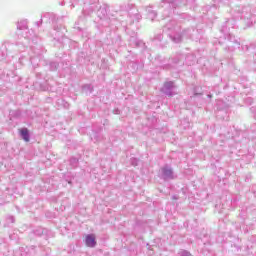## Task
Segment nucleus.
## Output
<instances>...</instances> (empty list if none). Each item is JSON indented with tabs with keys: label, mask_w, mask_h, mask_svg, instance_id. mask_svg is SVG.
<instances>
[{
	"label": "nucleus",
	"mask_w": 256,
	"mask_h": 256,
	"mask_svg": "<svg viewBox=\"0 0 256 256\" xmlns=\"http://www.w3.org/2000/svg\"><path fill=\"white\" fill-rule=\"evenodd\" d=\"M175 89V84L173 82H166L162 87V93L171 97L173 95V91Z\"/></svg>",
	"instance_id": "nucleus-1"
},
{
	"label": "nucleus",
	"mask_w": 256,
	"mask_h": 256,
	"mask_svg": "<svg viewBox=\"0 0 256 256\" xmlns=\"http://www.w3.org/2000/svg\"><path fill=\"white\" fill-rule=\"evenodd\" d=\"M163 179H174L173 169L169 166H165L161 169Z\"/></svg>",
	"instance_id": "nucleus-2"
},
{
	"label": "nucleus",
	"mask_w": 256,
	"mask_h": 256,
	"mask_svg": "<svg viewBox=\"0 0 256 256\" xmlns=\"http://www.w3.org/2000/svg\"><path fill=\"white\" fill-rule=\"evenodd\" d=\"M85 242L87 247H95V245H97V242L95 241V235L93 234L87 235Z\"/></svg>",
	"instance_id": "nucleus-3"
},
{
	"label": "nucleus",
	"mask_w": 256,
	"mask_h": 256,
	"mask_svg": "<svg viewBox=\"0 0 256 256\" xmlns=\"http://www.w3.org/2000/svg\"><path fill=\"white\" fill-rule=\"evenodd\" d=\"M20 135L22 139L26 141V143H29V130L27 128H23L20 130Z\"/></svg>",
	"instance_id": "nucleus-4"
},
{
	"label": "nucleus",
	"mask_w": 256,
	"mask_h": 256,
	"mask_svg": "<svg viewBox=\"0 0 256 256\" xmlns=\"http://www.w3.org/2000/svg\"><path fill=\"white\" fill-rule=\"evenodd\" d=\"M181 256H191V253H189L188 251H183L181 253Z\"/></svg>",
	"instance_id": "nucleus-5"
},
{
	"label": "nucleus",
	"mask_w": 256,
	"mask_h": 256,
	"mask_svg": "<svg viewBox=\"0 0 256 256\" xmlns=\"http://www.w3.org/2000/svg\"><path fill=\"white\" fill-rule=\"evenodd\" d=\"M173 41H174V43H180L181 42V37L174 38Z\"/></svg>",
	"instance_id": "nucleus-6"
},
{
	"label": "nucleus",
	"mask_w": 256,
	"mask_h": 256,
	"mask_svg": "<svg viewBox=\"0 0 256 256\" xmlns=\"http://www.w3.org/2000/svg\"><path fill=\"white\" fill-rule=\"evenodd\" d=\"M11 220H12V223H13V218H11Z\"/></svg>",
	"instance_id": "nucleus-7"
}]
</instances>
